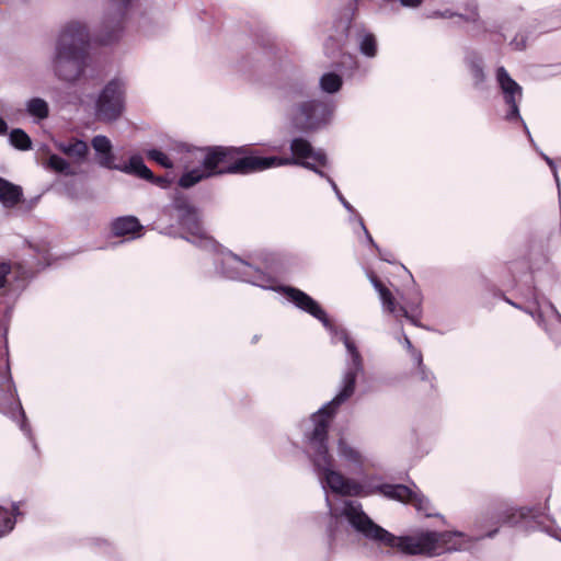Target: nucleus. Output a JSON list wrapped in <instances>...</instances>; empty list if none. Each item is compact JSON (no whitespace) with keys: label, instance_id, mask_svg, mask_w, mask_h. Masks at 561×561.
I'll use <instances>...</instances> for the list:
<instances>
[{"label":"nucleus","instance_id":"nucleus-15","mask_svg":"<svg viewBox=\"0 0 561 561\" xmlns=\"http://www.w3.org/2000/svg\"><path fill=\"white\" fill-rule=\"evenodd\" d=\"M201 150H191L185 145H176L170 148L169 152H163L158 149H150L146 152L148 159L154 161L159 165L165 169H172L174 167H187L192 161V158L196 156Z\"/></svg>","mask_w":561,"mask_h":561},{"label":"nucleus","instance_id":"nucleus-33","mask_svg":"<svg viewBox=\"0 0 561 561\" xmlns=\"http://www.w3.org/2000/svg\"><path fill=\"white\" fill-rule=\"evenodd\" d=\"M467 22L478 23L479 14H478V5L476 1H471L467 4V13L461 15Z\"/></svg>","mask_w":561,"mask_h":561},{"label":"nucleus","instance_id":"nucleus-10","mask_svg":"<svg viewBox=\"0 0 561 561\" xmlns=\"http://www.w3.org/2000/svg\"><path fill=\"white\" fill-rule=\"evenodd\" d=\"M370 282L379 294L383 311L393 314L396 318L404 317L412 324L420 325L422 310L421 297L417 291L413 293L411 300H404L403 305L398 306L391 291L376 276H371Z\"/></svg>","mask_w":561,"mask_h":561},{"label":"nucleus","instance_id":"nucleus-31","mask_svg":"<svg viewBox=\"0 0 561 561\" xmlns=\"http://www.w3.org/2000/svg\"><path fill=\"white\" fill-rule=\"evenodd\" d=\"M402 345L404 346V348L408 351V353L410 354V356L412 357L413 362L415 365H421V351L416 350L412 342L410 341V339L403 334L402 335V341H401Z\"/></svg>","mask_w":561,"mask_h":561},{"label":"nucleus","instance_id":"nucleus-42","mask_svg":"<svg viewBox=\"0 0 561 561\" xmlns=\"http://www.w3.org/2000/svg\"><path fill=\"white\" fill-rule=\"evenodd\" d=\"M7 130H8V125H7V123L4 122V119H2V118L0 117V135L5 134V133H7Z\"/></svg>","mask_w":561,"mask_h":561},{"label":"nucleus","instance_id":"nucleus-36","mask_svg":"<svg viewBox=\"0 0 561 561\" xmlns=\"http://www.w3.org/2000/svg\"><path fill=\"white\" fill-rule=\"evenodd\" d=\"M510 46L514 50H523L527 46V37L518 34L510 42Z\"/></svg>","mask_w":561,"mask_h":561},{"label":"nucleus","instance_id":"nucleus-38","mask_svg":"<svg viewBox=\"0 0 561 561\" xmlns=\"http://www.w3.org/2000/svg\"><path fill=\"white\" fill-rule=\"evenodd\" d=\"M455 13H453L451 11L449 10H446V11H434L431 15H428L430 18H451L454 16Z\"/></svg>","mask_w":561,"mask_h":561},{"label":"nucleus","instance_id":"nucleus-30","mask_svg":"<svg viewBox=\"0 0 561 561\" xmlns=\"http://www.w3.org/2000/svg\"><path fill=\"white\" fill-rule=\"evenodd\" d=\"M324 179H327V181L330 183L332 190L334 191L337 199L340 201V203L343 205V207L352 215H354V217L359 221V218H362L359 216V214L355 210V208L346 201V198L343 196V194L341 193V191L339 190L336 183L325 173V176H323Z\"/></svg>","mask_w":561,"mask_h":561},{"label":"nucleus","instance_id":"nucleus-18","mask_svg":"<svg viewBox=\"0 0 561 561\" xmlns=\"http://www.w3.org/2000/svg\"><path fill=\"white\" fill-rule=\"evenodd\" d=\"M91 146L95 151L98 164L102 168L114 170L116 163L111 140L104 135H96L92 138Z\"/></svg>","mask_w":561,"mask_h":561},{"label":"nucleus","instance_id":"nucleus-32","mask_svg":"<svg viewBox=\"0 0 561 561\" xmlns=\"http://www.w3.org/2000/svg\"><path fill=\"white\" fill-rule=\"evenodd\" d=\"M359 225L362 227V229L364 230L366 237H367V240L369 241V243L378 251V255L381 260L386 261V262H389L391 263V254L389 252H386V251H382L378 248V245L374 242L370 233L368 232L365 224H364V220L363 218H359Z\"/></svg>","mask_w":561,"mask_h":561},{"label":"nucleus","instance_id":"nucleus-25","mask_svg":"<svg viewBox=\"0 0 561 561\" xmlns=\"http://www.w3.org/2000/svg\"><path fill=\"white\" fill-rule=\"evenodd\" d=\"M342 83L343 80L341 76L334 72H327L319 80L320 89L325 93L337 92L341 89Z\"/></svg>","mask_w":561,"mask_h":561},{"label":"nucleus","instance_id":"nucleus-6","mask_svg":"<svg viewBox=\"0 0 561 561\" xmlns=\"http://www.w3.org/2000/svg\"><path fill=\"white\" fill-rule=\"evenodd\" d=\"M160 220H175L179 228L184 232L182 237L197 247L206 250L217 248L214 239L203 228L197 209L186 198H175L171 205L165 207Z\"/></svg>","mask_w":561,"mask_h":561},{"label":"nucleus","instance_id":"nucleus-16","mask_svg":"<svg viewBox=\"0 0 561 561\" xmlns=\"http://www.w3.org/2000/svg\"><path fill=\"white\" fill-rule=\"evenodd\" d=\"M336 453L344 465L355 472L364 470L368 462L365 454L343 437L337 440Z\"/></svg>","mask_w":561,"mask_h":561},{"label":"nucleus","instance_id":"nucleus-40","mask_svg":"<svg viewBox=\"0 0 561 561\" xmlns=\"http://www.w3.org/2000/svg\"><path fill=\"white\" fill-rule=\"evenodd\" d=\"M423 0H400L403 7L415 8L422 3Z\"/></svg>","mask_w":561,"mask_h":561},{"label":"nucleus","instance_id":"nucleus-21","mask_svg":"<svg viewBox=\"0 0 561 561\" xmlns=\"http://www.w3.org/2000/svg\"><path fill=\"white\" fill-rule=\"evenodd\" d=\"M114 170L124 172L126 174L137 175L147 181H154L153 173L151 170L144 163V160L140 156L135 154L131 156L127 163L116 164Z\"/></svg>","mask_w":561,"mask_h":561},{"label":"nucleus","instance_id":"nucleus-7","mask_svg":"<svg viewBox=\"0 0 561 561\" xmlns=\"http://www.w3.org/2000/svg\"><path fill=\"white\" fill-rule=\"evenodd\" d=\"M216 271L226 278L250 283L263 289L282 293L277 279L241 260L230 251H220L214 257Z\"/></svg>","mask_w":561,"mask_h":561},{"label":"nucleus","instance_id":"nucleus-29","mask_svg":"<svg viewBox=\"0 0 561 561\" xmlns=\"http://www.w3.org/2000/svg\"><path fill=\"white\" fill-rule=\"evenodd\" d=\"M348 27H350V21L348 20H343V21L339 22L336 34L335 35H331L329 37V39H328V43L325 44L327 51L329 50V44L331 42L336 44L337 46H340L342 43H344V41L347 37Z\"/></svg>","mask_w":561,"mask_h":561},{"label":"nucleus","instance_id":"nucleus-35","mask_svg":"<svg viewBox=\"0 0 561 561\" xmlns=\"http://www.w3.org/2000/svg\"><path fill=\"white\" fill-rule=\"evenodd\" d=\"M417 368V375L421 380L431 382L434 379L433 374L423 364V355H421V365H415Z\"/></svg>","mask_w":561,"mask_h":561},{"label":"nucleus","instance_id":"nucleus-24","mask_svg":"<svg viewBox=\"0 0 561 561\" xmlns=\"http://www.w3.org/2000/svg\"><path fill=\"white\" fill-rule=\"evenodd\" d=\"M26 112L34 118L41 121L48 116V104L44 99L33 98L26 102Z\"/></svg>","mask_w":561,"mask_h":561},{"label":"nucleus","instance_id":"nucleus-4","mask_svg":"<svg viewBox=\"0 0 561 561\" xmlns=\"http://www.w3.org/2000/svg\"><path fill=\"white\" fill-rule=\"evenodd\" d=\"M89 32L78 21L69 22L60 32L53 60L55 75L64 81L78 80L88 66Z\"/></svg>","mask_w":561,"mask_h":561},{"label":"nucleus","instance_id":"nucleus-13","mask_svg":"<svg viewBox=\"0 0 561 561\" xmlns=\"http://www.w3.org/2000/svg\"><path fill=\"white\" fill-rule=\"evenodd\" d=\"M548 506L545 505L542 511L536 507H519V508H507L501 516L504 524L518 525L523 520L531 519L536 524V528L540 531L546 533L550 537L561 541V528L556 524L554 519H549L550 525L543 524L539 518L545 515V511Z\"/></svg>","mask_w":561,"mask_h":561},{"label":"nucleus","instance_id":"nucleus-39","mask_svg":"<svg viewBox=\"0 0 561 561\" xmlns=\"http://www.w3.org/2000/svg\"><path fill=\"white\" fill-rule=\"evenodd\" d=\"M559 25L556 24V23H549V22H543L540 26H539V32L540 33H545V32H549L550 30H553L556 27H558Z\"/></svg>","mask_w":561,"mask_h":561},{"label":"nucleus","instance_id":"nucleus-28","mask_svg":"<svg viewBox=\"0 0 561 561\" xmlns=\"http://www.w3.org/2000/svg\"><path fill=\"white\" fill-rule=\"evenodd\" d=\"M359 49L365 56L375 57L377 54V42L375 36L370 33L364 34L359 42Z\"/></svg>","mask_w":561,"mask_h":561},{"label":"nucleus","instance_id":"nucleus-11","mask_svg":"<svg viewBox=\"0 0 561 561\" xmlns=\"http://www.w3.org/2000/svg\"><path fill=\"white\" fill-rule=\"evenodd\" d=\"M495 79L503 95L504 103L510 108L505 118L510 122L514 119L520 121L529 141L535 147L529 129L519 114V102L523 98V88L510 76L503 66L497 67L495 71Z\"/></svg>","mask_w":561,"mask_h":561},{"label":"nucleus","instance_id":"nucleus-17","mask_svg":"<svg viewBox=\"0 0 561 561\" xmlns=\"http://www.w3.org/2000/svg\"><path fill=\"white\" fill-rule=\"evenodd\" d=\"M54 146L64 153L73 164L81 165L89 156V146L85 141L71 137L64 140H54Z\"/></svg>","mask_w":561,"mask_h":561},{"label":"nucleus","instance_id":"nucleus-37","mask_svg":"<svg viewBox=\"0 0 561 561\" xmlns=\"http://www.w3.org/2000/svg\"><path fill=\"white\" fill-rule=\"evenodd\" d=\"M20 414H21V422H20V428L21 431L27 435V436H31V427L27 423V420H26V416H25V413L22 409V407L20 405Z\"/></svg>","mask_w":561,"mask_h":561},{"label":"nucleus","instance_id":"nucleus-43","mask_svg":"<svg viewBox=\"0 0 561 561\" xmlns=\"http://www.w3.org/2000/svg\"><path fill=\"white\" fill-rule=\"evenodd\" d=\"M540 156H541V157H542V159L547 162V164L553 161L551 158H549L548 156H546L543 152H540Z\"/></svg>","mask_w":561,"mask_h":561},{"label":"nucleus","instance_id":"nucleus-34","mask_svg":"<svg viewBox=\"0 0 561 561\" xmlns=\"http://www.w3.org/2000/svg\"><path fill=\"white\" fill-rule=\"evenodd\" d=\"M12 387V380L9 375V365L5 364L3 370H0V389H8L10 390Z\"/></svg>","mask_w":561,"mask_h":561},{"label":"nucleus","instance_id":"nucleus-8","mask_svg":"<svg viewBox=\"0 0 561 561\" xmlns=\"http://www.w3.org/2000/svg\"><path fill=\"white\" fill-rule=\"evenodd\" d=\"M134 0H105V11L96 33V41L111 44L117 41L124 30Z\"/></svg>","mask_w":561,"mask_h":561},{"label":"nucleus","instance_id":"nucleus-41","mask_svg":"<svg viewBox=\"0 0 561 561\" xmlns=\"http://www.w3.org/2000/svg\"><path fill=\"white\" fill-rule=\"evenodd\" d=\"M548 165L550 167L552 173H553V176H554V180L557 182V185L559 186L560 183H559V175H558V172H557V167H556V163L554 161L548 163Z\"/></svg>","mask_w":561,"mask_h":561},{"label":"nucleus","instance_id":"nucleus-14","mask_svg":"<svg viewBox=\"0 0 561 561\" xmlns=\"http://www.w3.org/2000/svg\"><path fill=\"white\" fill-rule=\"evenodd\" d=\"M534 305L536 308L529 306L523 310L529 313L554 341L561 342V314L550 301L540 302L535 295Z\"/></svg>","mask_w":561,"mask_h":561},{"label":"nucleus","instance_id":"nucleus-19","mask_svg":"<svg viewBox=\"0 0 561 561\" xmlns=\"http://www.w3.org/2000/svg\"><path fill=\"white\" fill-rule=\"evenodd\" d=\"M112 232L116 237H127L135 239L141 236L142 226L134 216H124L116 218L112 222Z\"/></svg>","mask_w":561,"mask_h":561},{"label":"nucleus","instance_id":"nucleus-5","mask_svg":"<svg viewBox=\"0 0 561 561\" xmlns=\"http://www.w3.org/2000/svg\"><path fill=\"white\" fill-rule=\"evenodd\" d=\"M284 99L290 103L288 119L300 131H314L327 126L333 116L334 103L310 98L302 83H291L284 90Z\"/></svg>","mask_w":561,"mask_h":561},{"label":"nucleus","instance_id":"nucleus-9","mask_svg":"<svg viewBox=\"0 0 561 561\" xmlns=\"http://www.w3.org/2000/svg\"><path fill=\"white\" fill-rule=\"evenodd\" d=\"M125 83L113 79L101 91L95 102V117L101 122H114L124 111Z\"/></svg>","mask_w":561,"mask_h":561},{"label":"nucleus","instance_id":"nucleus-12","mask_svg":"<svg viewBox=\"0 0 561 561\" xmlns=\"http://www.w3.org/2000/svg\"><path fill=\"white\" fill-rule=\"evenodd\" d=\"M30 274L20 266L12 268L10 263H0V299L5 310H11L27 285Z\"/></svg>","mask_w":561,"mask_h":561},{"label":"nucleus","instance_id":"nucleus-20","mask_svg":"<svg viewBox=\"0 0 561 561\" xmlns=\"http://www.w3.org/2000/svg\"><path fill=\"white\" fill-rule=\"evenodd\" d=\"M465 62L473 80V87L482 90L486 80L482 57L478 53L470 51L466 55Z\"/></svg>","mask_w":561,"mask_h":561},{"label":"nucleus","instance_id":"nucleus-22","mask_svg":"<svg viewBox=\"0 0 561 561\" xmlns=\"http://www.w3.org/2000/svg\"><path fill=\"white\" fill-rule=\"evenodd\" d=\"M22 187L0 178V202L7 208L14 207L22 198Z\"/></svg>","mask_w":561,"mask_h":561},{"label":"nucleus","instance_id":"nucleus-45","mask_svg":"<svg viewBox=\"0 0 561 561\" xmlns=\"http://www.w3.org/2000/svg\"><path fill=\"white\" fill-rule=\"evenodd\" d=\"M506 301H507L510 305H512L513 307H516V308L522 309V307H520V306L516 305L515 302L511 301L510 299H506Z\"/></svg>","mask_w":561,"mask_h":561},{"label":"nucleus","instance_id":"nucleus-27","mask_svg":"<svg viewBox=\"0 0 561 561\" xmlns=\"http://www.w3.org/2000/svg\"><path fill=\"white\" fill-rule=\"evenodd\" d=\"M10 142L13 147H15L16 149H20V150H27L31 148V138L28 137V135L20 129V128H16V129H13L11 133H10Z\"/></svg>","mask_w":561,"mask_h":561},{"label":"nucleus","instance_id":"nucleus-1","mask_svg":"<svg viewBox=\"0 0 561 561\" xmlns=\"http://www.w3.org/2000/svg\"><path fill=\"white\" fill-rule=\"evenodd\" d=\"M282 294L298 309L318 319L331 334V342L333 344L342 342L346 350V364L339 392L330 402L312 414L305 430L307 453L324 492L331 491L343 496H367L373 492H378L390 500L410 503L419 512L431 516V503L415 484L410 488L403 484L386 483L369 491L363 484L346 478L335 469L334 459L328 448L329 425L336 409L353 396L356 378L364 371V358L348 332L344 328L334 325L327 312L312 297L295 287H284Z\"/></svg>","mask_w":561,"mask_h":561},{"label":"nucleus","instance_id":"nucleus-3","mask_svg":"<svg viewBox=\"0 0 561 561\" xmlns=\"http://www.w3.org/2000/svg\"><path fill=\"white\" fill-rule=\"evenodd\" d=\"M289 157H261L244 154L243 147H211L205 150L202 167L185 172L179 180L180 186L188 188L199 181L221 174H250L283 165H300L309 169L320 176L325 172L319 167L328 165V158L322 150H316L311 144L296 137L290 141Z\"/></svg>","mask_w":561,"mask_h":561},{"label":"nucleus","instance_id":"nucleus-44","mask_svg":"<svg viewBox=\"0 0 561 561\" xmlns=\"http://www.w3.org/2000/svg\"><path fill=\"white\" fill-rule=\"evenodd\" d=\"M157 182H158L159 184H161L162 186H163L165 183H168V181H167L165 179H162V178L157 179Z\"/></svg>","mask_w":561,"mask_h":561},{"label":"nucleus","instance_id":"nucleus-23","mask_svg":"<svg viewBox=\"0 0 561 561\" xmlns=\"http://www.w3.org/2000/svg\"><path fill=\"white\" fill-rule=\"evenodd\" d=\"M22 515L20 505L12 503L11 513L0 506V538L9 534L15 525V518Z\"/></svg>","mask_w":561,"mask_h":561},{"label":"nucleus","instance_id":"nucleus-2","mask_svg":"<svg viewBox=\"0 0 561 561\" xmlns=\"http://www.w3.org/2000/svg\"><path fill=\"white\" fill-rule=\"evenodd\" d=\"M325 503L329 510L327 534L331 541L343 539L352 527L377 546L398 549L409 556L437 557L468 550L473 543L471 537L460 531L424 530L398 537L374 523L358 501L344 499L332 502L327 494Z\"/></svg>","mask_w":561,"mask_h":561},{"label":"nucleus","instance_id":"nucleus-26","mask_svg":"<svg viewBox=\"0 0 561 561\" xmlns=\"http://www.w3.org/2000/svg\"><path fill=\"white\" fill-rule=\"evenodd\" d=\"M47 165L51 170L56 171L57 173H61L65 175H75L76 174V170L72 167V164L68 160H66L57 154L49 156Z\"/></svg>","mask_w":561,"mask_h":561}]
</instances>
